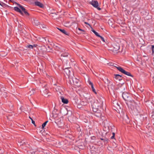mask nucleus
<instances>
[{"label": "nucleus", "instance_id": "1", "mask_svg": "<svg viewBox=\"0 0 154 154\" xmlns=\"http://www.w3.org/2000/svg\"><path fill=\"white\" fill-rule=\"evenodd\" d=\"M103 101L102 100H99L96 101L93 103L91 106L93 109V110L94 112H96L98 111L99 108H100L102 106Z\"/></svg>", "mask_w": 154, "mask_h": 154}, {"label": "nucleus", "instance_id": "2", "mask_svg": "<svg viewBox=\"0 0 154 154\" xmlns=\"http://www.w3.org/2000/svg\"><path fill=\"white\" fill-rule=\"evenodd\" d=\"M91 96L90 94L87 93H85L83 95V100H85V102L83 103V101H81L80 103L82 105L85 106L87 105L90 101Z\"/></svg>", "mask_w": 154, "mask_h": 154}, {"label": "nucleus", "instance_id": "3", "mask_svg": "<svg viewBox=\"0 0 154 154\" xmlns=\"http://www.w3.org/2000/svg\"><path fill=\"white\" fill-rule=\"evenodd\" d=\"M123 99L128 102H132L133 100L131 99V95L126 92H124L122 94Z\"/></svg>", "mask_w": 154, "mask_h": 154}, {"label": "nucleus", "instance_id": "4", "mask_svg": "<svg viewBox=\"0 0 154 154\" xmlns=\"http://www.w3.org/2000/svg\"><path fill=\"white\" fill-rule=\"evenodd\" d=\"M119 44L117 42H115L112 44V47H111V50L113 52L115 53L116 51L119 50Z\"/></svg>", "mask_w": 154, "mask_h": 154}, {"label": "nucleus", "instance_id": "5", "mask_svg": "<svg viewBox=\"0 0 154 154\" xmlns=\"http://www.w3.org/2000/svg\"><path fill=\"white\" fill-rule=\"evenodd\" d=\"M116 68L119 71L122 73L127 75L133 77V75L131 74L130 72L126 71L120 66H116Z\"/></svg>", "mask_w": 154, "mask_h": 154}, {"label": "nucleus", "instance_id": "6", "mask_svg": "<svg viewBox=\"0 0 154 154\" xmlns=\"http://www.w3.org/2000/svg\"><path fill=\"white\" fill-rule=\"evenodd\" d=\"M70 81L71 82L72 81L73 82V84L77 87L80 86V84L79 81L78 79H77L75 77H72L69 79Z\"/></svg>", "mask_w": 154, "mask_h": 154}, {"label": "nucleus", "instance_id": "7", "mask_svg": "<svg viewBox=\"0 0 154 154\" xmlns=\"http://www.w3.org/2000/svg\"><path fill=\"white\" fill-rule=\"evenodd\" d=\"M63 70L66 74L70 78L71 76V73H72V69L71 67H65L64 69H63Z\"/></svg>", "mask_w": 154, "mask_h": 154}, {"label": "nucleus", "instance_id": "8", "mask_svg": "<svg viewBox=\"0 0 154 154\" xmlns=\"http://www.w3.org/2000/svg\"><path fill=\"white\" fill-rule=\"evenodd\" d=\"M94 7L97 8L98 10H100L101 8L98 7L99 4L98 2L97 1H92L90 3Z\"/></svg>", "mask_w": 154, "mask_h": 154}, {"label": "nucleus", "instance_id": "9", "mask_svg": "<svg viewBox=\"0 0 154 154\" xmlns=\"http://www.w3.org/2000/svg\"><path fill=\"white\" fill-rule=\"evenodd\" d=\"M17 5L19 6V7L22 10L23 12L25 15L26 16H29V13L27 12L25 8L23 7L22 6L20 5L19 4H17Z\"/></svg>", "mask_w": 154, "mask_h": 154}, {"label": "nucleus", "instance_id": "10", "mask_svg": "<svg viewBox=\"0 0 154 154\" xmlns=\"http://www.w3.org/2000/svg\"><path fill=\"white\" fill-rule=\"evenodd\" d=\"M53 46L56 50L58 51L60 50L62 47L60 45L57 43L54 44Z\"/></svg>", "mask_w": 154, "mask_h": 154}, {"label": "nucleus", "instance_id": "11", "mask_svg": "<svg viewBox=\"0 0 154 154\" xmlns=\"http://www.w3.org/2000/svg\"><path fill=\"white\" fill-rule=\"evenodd\" d=\"M108 88L109 92H110L111 90H113L114 87L112 85V84L109 82L108 84Z\"/></svg>", "mask_w": 154, "mask_h": 154}, {"label": "nucleus", "instance_id": "12", "mask_svg": "<svg viewBox=\"0 0 154 154\" xmlns=\"http://www.w3.org/2000/svg\"><path fill=\"white\" fill-rule=\"evenodd\" d=\"M35 5L38 6L40 8H43L44 7V5L40 2L38 1L35 2Z\"/></svg>", "mask_w": 154, "mask_h": 154}, {"label": "nucleus", "instance_id": "13", "mask_svg": "<svg viewBox=\"0 0 154 154\" xmlns=\"http://www.w3.org/2000/svg\"><path fill=\"white\" fill-rule=\"evenodd\" d=\"M33 24L34 25L38 26L40 25V23L36 19H34V21L33 22Z\"/></svg>", "mask_w": 154, "mask_h": 154}, {"label": "nucleus", "instance_id": "14", "mask_svg": "<svg viewBox=\"0 0 154 154\" xmlns=\"http://www.w3.org/2000/svg\"><path fill=\"white\" fill-rule=\"evenodd\" d=\"M40 50L43 53H45L47 51V49L45 46L44 45H42L40 47Z\"/></svg>", "mask_w": 154, "mask_h": 154}, {"label": "nucleus", "instance_id": "15", "mask_svg": "<svg viewBox=\"0 0 154 154\" xmlns=\"http://www.w3.org/2000/svg\"><path fill=\"white\" fill-rule=\"evenodd\" d=\"M60 99L61 100L62 102L64 104H67L68 103V100L67 99H65L64 98L63 96L60 97Z\"/></svg>", "mask_w": 154, "mask_h": 154}, {"label": "nucleus", "instance_id": "16", "mask_svg": "<svg viewBox=\"0 0 154 154\" xmlns=\"http://www.w3.org/2000/svg\"><path fill=\"white\" fill-rule=\"evenodd\" d=\"M14 10L15 11L20 13L22 15H23V13L21 11L20 9L18 7H14Z\"/></svg>", "mask_w": 154, "mask_h": 154}, {"label": "nucleus", "instance_id": "17", "mask_svg": "<svg viewBox=\"0 0 154 154\" xmlns=\"http://www.w3.org/2000/svg\"><path fill=\"white\" fill-rule=\"evenodd\" d=\"M57 29L64 34L67 35H69V33L67 32L64 29H61L58 28H57Z\"/></svg>", "mask_w": 154, "mask_h": 154}, {"label": "nucleus", "instance_id": "18", "mask_svg": "<svg viewBox=\"0 0 154 154\" xmlns=\"http://www.w3.org/2000/svg\"><path fill=\"white\" fill-rule=\"evenodd\" d=\"M69 54L68 53H63L61 55V57H66L68 56Z\"/></svg>", "mask_w": 154, "mask_h": 154}, {"label": "nucleus", "instance_id": "19", "mask_svg": "<svg viewBox=\"0 0 154 154\" xmlns=\"http://www.w3.org/2000/svg\"><path fill=\"white\" fill-rule=\"evenodd\" d=\"M92 31L98 37L99 35L98 33L95 31L94 29L92 30Z\"/></svg>", "mask_w": 154, "mask_h": 154}, {"label": "nucleus", "instance_id": "20", "mask_svg": "<svg viewBox=\"0 0 154 154\" xmlns=\"http://www.w3.org/2000/svg\"><path fill=\"white\" fill-rule=\"evenodd\" d=\"M48 122V121H46L42 124V128L43 129L45 127V125H46L47 123V122Z\"/></svg>", "mask_w": 154, "mask_h": 154}, {"label": "nucleus", "instance_id": "21", "mask_svg": "<svg viewBox=\"0 0 154 154\" xmlns=\"http://www.w3.org/2000/svg\"><path fill=\"white\" fill-rule=\"evenodd\" d=\"M39 27L41 29H42V28L43 29L46 28L45 25L44 24H40V25H39Z\"/></svg>", "mask_w": 154, "mask_h": 154}, {"label": "nucleus", "instance_id": "22", "mask_svg": "<svg viewBox=\"0 0 154 154\" xmlns=\"http://www.w3.org/2000/svg\"><path fill=\"white\" fill-rule=\"evenodd\" d=\"M91 87V89H92V91L95 94H97V92H96V91H95V89L94 88V86H92Z\"/></svg>", "mask_w": 154, "mask_h": 154}, {"label": "nucleus", "instance_id": "23", "mask_svg": "<svg viewBox=\"0 0 154 154\" xmlns=\"http://www.w3.org/2000/svg\"><path fill=\"white\" fill-rule=\"evenodd\" d=\"M98 37H99L103 42H105V39L103 37L100 35H99Z\"/></svg>", "mask_w": 154, "mask_h": 154}, {"label": "nucleus", "instance_id": "24", "mask_svg": "<svg viewBox=\"0 0 154 154\" xmlns=\"http://www.w3.org/2000/svg\"><path fill=\"white\" fill-rule=\"evenodd\" d=\"M115 79H118V77H119L120 78L122 77V76L119 74L115 75Z\"/></svg>", "mask_w": 154, "mask_h": 154}, {"label": "nucleus", "instance_id": "25", "mask_svg": "<svg viewBox=\"0 0 154 154\" xmlns=\"http://www.w3.org/2000/svg\"><path fill=\"white\" fill-rule=\"evenodd\" d=\"M26 47L29 48L30 49H33L32 45H27L26 46Z\"/></svg>", "mask_w": 154, "mask_h": 154}, {"label": "nucleus", "instance_id": "26", "mask_svg": "<svg viewBox=\"0 0 154 154\" xmlns=\"http://www.w3.org/2000/svg\"><path fill=\"white\" fill-rule=\"evenodd\" d=\"M19 143H20V145L21 146L22 145H23L25 143V142L23 140H20V142H18Z\"/></svg>", "mask_w": 154, "mask_h": 154}, {"label": "nucleus", "instance_id": "27", "mask_svg": "<svg viewBox=\"0 0 154 154\" xmlns=\"http://www.w3.org/2000/svg\"><path fill=\"white\" fill-rule=\"evenodd\" d=\"M30 95H31L32 94L34 93L35 92V90L33 89L31 91H30Z\"/></svg>", "mask_w": 154, "mask_h": 154}, {"label": "nucleus", "instance_id": "28", "mask_svg": "<svg viewBox=\"0 0 154 154\" xmlns=\"http://www.w3.org/2000/svg\"><path fill=\"white\" fill-rule=\"evenodd\" d=\"M109 141V140L106 138H105L104 139V142H106V143H108Z\"/></svg>", "mask_w": 154, "mask_h": 154}, {"label": "nucleus", "instance_id": "29", "mask_svg": "<svg viewBox=\"0 0 154 154\" xmlns=\"http://www.w3.org/2000/svg\"><path fill=\"white\" fill-rule=\"evenodd\" d=\"M152 53L153 54L154 53V45H152Z\"/></svg>", "mask_w": 154, "mask_h": 154}, {"label": "nucleus", "instance_id": "30", "mask_svg": "<svg viewBox=\"0 0 154 154\" xmlns=\"http://www.w3.org/2000/svg\"><path fill=\"white\" fill-rule=\"evenodd\" d=\"M112 134L113 135L111 137V139H113L115 138L114 137L115 136V133L114 132H113Z\"/></svg>", "mask_w": 154, "mask_h": 154}, {"label": "nucleus", "instance_id": "31", "mask_svg": "<svg viewBox=\"0 0 154 154\" xmlns=\"http://www.w3.org/2000/svg\"><path fill=\"white\" fill-rule=\"evenodd\" d=\"M32 124H33L34 125L36 126V125H35V122L32 119Z\"/></svg>", "mask_w": 154, "mask_h": 154}, {"label": "nucleus", "instance_id": "32", "mask_svg": "<svg viewBox=\"0 0 154 154\" xmlns=\"http://www.w3.org/2000/svg\"><path fill=\"white\" fill-rule=\"evenodd\" d=\"M89 84L91 86V87L92 86H93V84L92 82H91L89 81Z\"/></svg>", "mask_w": 154, "mask_h": 154}, {"label": "nucleus", "instance_id": "33", "mask_svg": "<svg viewBox=\"0 0 154 154\" xmlns=\"http://www.w3.org/2000/svg\"><path fill=\"white\" fill-rule=\"evenodd\" d=\"M38 45L37 44H34L33 45H32L33 48L34 47H36Z\"/></svg>", "mask_w": 154, "mask_h": 154}, {"label": "nucleus", "instance_id": "34", "mask_svg": "<svg viewBox=\"0 0 154 154\" xmlns=\"http://www.w3.org/2000/svg\"><path fill=\"white\" fill-rule=\"evenodd\" d=\"M84 23L87 25H88V26H90V25L88 23L86 22H84Z\"/></svg>", "mask_w": 154, "mask_h": 154}, {"label": "nucleus", "instance_id": "35", "mask_svg": "<svg viewBox=\"0 0 154 154\" xmlns=\"http://www.w3.org/2000/svg\"><path fill=\"white\" fill-rule=\"evenodd\" d=\"M118 79V80H119V81L122 80V79L120 78L119 77H118V79Z\"/></svg>", "mask_w": 154, "mask_h": 154}, {"label": "nucleus", "instance_id": "36", "mask_svg": "<svg viewBox=\"0 0 154 154\" xmlns=\"http://www.w3.org/2000/svg\"><path fill=\"white\" fill-rule=\"evenodd\" d=\"M116 65H114V64H113V65L112 66H113L114 67H115L116 68V66H119V65L116 64H115Z\"/></svg>", "mask_w": 154, "mask_h": 154}, {"label": "nucleus", "instance_id": "37", "mask_svg": "<svg viewBox=\"0 0 154 154\" xmlns=\"http://www.w3.org/2000/svg\"><path fill=\"white\" fill-rule=\"evenodd\" d=\"M24 1H27V2H30L31 1H32L33 0H23Z\"/></svg>", "mask_w": 154, "mask_h": 154}, {"label": "nucleus", "instance_id": "38", "mask_svg": "<svg viewBox=\"0 0 154 154\" xmlns=\"http://www.w3.org/2000/svg\"><path fill=\"white\" fill-rule=\"evenodd\" d=\"M82 61H84V62H85V63H86V61H85V60H83V57H82Z\"/></svg>", "mask_w": 154, "mask_h": 154}, {"label": "nucleus", "instance_id": "39", "mask_svg": "<svg viewBox=\"0 0 154 154\" xmlns=\"http://www.w3.org/2000/svg\"><path fill=\"white\" fill-rule=\"evenodd\" d=\"M81 101H83V103H85V100H83V98H82Z\"/></svg>", "mask_w": 154, "mask_h": 154}, {"label": "nucleus", "instance_id": "40", "mask_svg": "<svg viewBox=\"0 0 154 154\" xmlns=\"http://www.w3.org/2000/svg\"><path fill=\"white\" fill-rule=\"evenodd\" d=\"M2 3H1V2H0V5L2 6V4H4V3L2 2H1Z\"/></svg>", "mask_w": 154, "mask_h": 154}, {"label": "nucleus", "instance_id": "41", "mask_svg": "<svg viewBox=\"0 0 154 154\" xmlns=\"http://www.w3.org/2000/svg\"><path fill=\"white\" fill-rule=\"evenodd\" d=\"M78 29L79 30H80V31H84V30H82V29H80V28H78Z\"/></svg>", "mask_w": 154, "mask_h": 154}, {"label": "nucleus", "instance_id": "42", "mask_svg": "<svg viewBox=\"0 0 154 154\" xmlns=\"http://www.w3.org/2000/svg\"><path fill=\"white\" fill-rule=\"evenodd\" d=\"M104 139H103V138H100V140H103V142H104Z\"/></svg>", "mask_w": 154, "mask_h": 154}, {"label": "nucleus", "instance_id": "43", "mask_svg": "<svg viewBox=\"0 0 154 154\" xmlns=\"http://www.w3.org/2000/svg\"><path fill=\"white\" fill-rule=\"evenodd\" d=\"M48 48H49L50 49H51L50 48V47L49 46H48Z\"/></svg>", "mask_w": 154, "mask_h": 154}, {"label": "nucleus", "instance_id": "44", "mask_svg": "<svg viewBox=\"0 0 154 154\" xmlns=\"http://www.w3.org/2000/svg\"><path fill=\"white\" fill-rule=\"evenodd\" d=\"M29 118H30V119L31 120H32V118H31L30 117V116H29Z\"/></svg>", "mask_w": 154, "mask_h": 154}, {"label": "nucleus", "instance_id": "45", "mask_svg": "<svg viewBox=\"0 0 154 154\" xmlns=\"http://www.w3.org/2000/svg\"><path fill=\"white\" fill-rule=\"evenodd\" d=\"M70 61H71V62H72V60H70Z\"/></svg>", "mask_w": 154, "mask_h": 154}]
</instances>
